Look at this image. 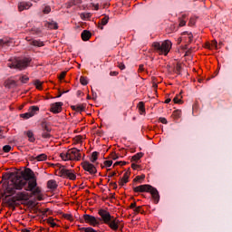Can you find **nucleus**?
Listing matches in <instances>:
<instances>
[{
  "instance_id": "1",
  "label": "nucleus",
  "mask_w": 232,
  "mask_h": 232,
  "mask_svg": "<svg viewBox=\"0 0 232 232\" xmlns=\"http://www.w3.org/2000/svg\"><path fill=\"white\" fill-rule=\"evenodd\" d=\"M98 215L100 217V220H102L103 224H106V226H108L110 229H112V231H117L119 227H121V229L124 227V226L121 225V220H119L118 218L111 216L110 211L104 208L99 209Z\"/></svg>"
},
{
  "instance_id": "2",
  "label": "nucleus",
  "mask_w": 232,
  "mask_h": 232,
  "mask_svg": "<svg viewBox=\"0 0 232 232\" xmlns=\"http://www.w3.org/2000/svg\"><path fill=\"white\" fill-rule=\"evenodd\" d=\"M134 193H150L155 204H159V200H160V196L159 195V190L153 188L151 185H140L138 187L133 188Z\"/></svg>"
},
{
  "instance_id": "3",
  "label": "nucleus",
  "mask_w": 232,
  "mask_h": 232,
  "mask_svg": "<svg viewBox=\"0 0 232 232\" xmlns=\"http://www.w3.org/2000/svg\"><path fill=\"white\" fill-rule=\"evenodd\" d=\"M24 180H26L27 187L24 188L25 191H34L37 188V179L34 174L32 169H25L24 173Z\"/></svg>"
},
{
  "instance_id": "4",
  "label": "nucleus",
  "mask_w": 232,
  "mask_h": 232,
  "mask_svg": "<svg viewBox=\"0 0 232 232\" xmlns=\"http://www.w3.org/2000/svg\"><path fill=\"white\" fill-rule=\"evenodd\" d=\"M32 63V58L24 57L23 59H14L10 63H8L9 68H14L16 70H26L30 63Z\"/></svg>"
},
{
  "instance_id": "5",
  "label": "nucleus",
  "mask_w": 232,
  "mask_h": 232,
  "mask_svg": "<svg viewBox=\"0 0 232 232\" xmlns=\"http://www.w3.org/2000/svg\"><path fill=\"white\" fill-rule=\"evenodd\" d=\"M152 48L160 54V55H168L169 51L171 50V42L169 40L164 41L161 44L159 42H154L152 44Z\"/></svg>"
},
{
  "instance_id": "6",
  "label": "nucleus",
  "mask_w": 232,
  "mask_h": 232,
  "mask_svg": "<svg viewBox=\"0 0 232 232\" xmlns=\"http://www.w3.org/2000/svg\"><path fill=\"white\" fill-rule=\"evenodd\" d=\"M60 157L63 160H81V150L76 148L70 149L66 152H62Z\"/></svg>"
},
{
  "instance_id": "7",
  "label": "nucleus",
  "mask_w": 232,
  "mask_h": 232,
  "mask_svg": "<svg viewBox=\"0 0 232 232\" xmlns=\"http://www.w3.org/2000/svg\"><path fill=\"white\" fill-rule=\"evenodd\" d=\"M81 166L84 171L89 173V175H95L97 173V167L88 160L82 161Z\"/></svg>"
},
{
  "instance_id": "8",
  "label": "nucleus",
  "mask_w": 232,
  "mask_h": 232,
  "mask_svg": "<svg viewBox=\"0 0 232 232\" xmlns=\"http://www.w3.org/2000/svg\"><path fill=\"white\" fill-rule=\"evenodd\" d=\"M83 220L85 224H89V226H92V227H95L101 225V218L97 219L95 216H92L90 214L83 215Z\"/></svg>"
},
{
  "instance_id": "9",
  "label": "nucleus",
  "mask_w": 232,
  "mask_h": 232,
  "mask_svg": "<svg viewBox=\"0 0 232 232\" xmlns=\"http://www.w3.org/2000/svg\"><path fill=\"white\" fill-rule=\"evenodd\" d=\"M60 177H63V179H69V180H75L77 179V176L75 175V170L64 168L60 169Z\"/></svg>"
},
{
  "instance_id": "10",
  "label": "nucleus",
  "mask_w": 232,
  "mask_h": 232,
  "mask_svg": "<svg viewBox=\"0 0 232 232\" xmlns=\"http://www.w3.org/2000/svg\"><path fill=\"white\" fill-rule=\"evenodd\" d=\"M26 184H28V182L26 181V179H24V178H18L14 180V188L17 190H21L23 189V188H26Z\"/></svg>"
},
{
  "instance_id": "11",
  "label": "nucleus",
  "mask_w": 232,
  "mask_h": 232,
  "mask_svg": "<svg viewBox=\"0 0 232 232\" xmlns=\"http://www.w3.org/2000/svg\"><path fill=\"white\" fill-rule=\"evenodd\" d=\"M63 102H54L51 104V108H50V111L52 113H61V111H63Z\"/></svg>"
},
{
  "instance_id": "12",
  "label": "nucleus",
  "mask_w": 232,
  "mask_h": 232,
  "mask_svg": "<svg viewBox=\"0 0 232 232\" xmlns=\"http://www.w3.org/2000/svg\"><path fill=\"white\" fill-rule=\"evenodd\" d=\"M16 202H21L23 200H29L30 196L28 195V192H18L15 196H14Z\"/></svg>"
},
{
  "instance_id": "13",
  "label": "nucleus",
  "mask_w": 232,
  "mask_h": 232,
  "mask_svg": "<svg viewBox=\"0 0 232 232\" xmlns=\"http://www.w3.org/2000/svg\"><path fill=\"white\" fill-rule=\"evenodd\" d=\"M32 6V2H20L18 3V12H24V10H30Z\"/></svg>"
},
{
  "instance_id": "14",
  "label": "nucleus",
  "mask_w": 232,
  "mask_h": 232,
  "mask_svg": "<svg viewBox=\"0 0 232 232\" xmlns=\"http://www.w3.org/2000/svg\"><path fill=\"white\" fill-rule=\"evenodd\" d=\"M130 175H131V172H130V170H127L123 174V177L119 181V186L122 187V186H124V184H128Z\"/></svg>"
},
{
  "instance_id": "15",
  "label": "nucleus",
  "mask_w": 232,
  "mask_h": 232,
  "mask_svg": "<svg viewBox=\"0 0 232 232\" xmlns=\"http://www.w3.org/2000/svg\"><path fill=\"white\" fill-rule=\"evenodd\" d=\"M182 35H184V37L179 38L180 41H182L183 39H186L188 44H191V43H193V34L184 32Z\"/></svg>"
},
{
  "instance_id": "16",
  "label": "nucleus",
  "mask_w": 232,
  "mask_h": 232,
  "mask_svg": "<svg viewBox=\"0 0 232 232\" xmlns=\"http://www.w3.org/2000/svg\"><path fill=\"white\" fill-rule=\"evenodd\" d=\"M82 41H90L92 39V33L88 30H83L81 34Z\"/></svg>"
},
{
  "instance_id": "17",
  "label": "nucleus",
  "mask_w": 232,
  "mask_h": 232,
  "mask_svg": "<svg viewBox=\"0 0 232 232\" xmlns=\"http://www.w3.org/2000/svg\"><path fill=\"white\" fill-rule=\"evenodd\" d=\"M45 26L49 30H59V25L57 24V22H47L45 24Z\"/></svg>"
},
{
  "instance_id": "18",
  "label": "nucleus",
  "mask_w": 232,
  "mask_h": 232,
  "mask_svg": "<svg viewBox=\"0 0 232 232\" xmlns=\"http://www.w3.org/2000/svg\"><path fill=\"white\" fill-rule=\"evenodd\" d=\"M71 108L73 111H77L78 113H82V111H84V110L86 109V107L83 104L72 105L71 106Z\"/></svg>"
},
{
  "instance_id": "19",
  "label": "nucleus",
  "mask_w": 232,
  "mask_h": 232,
  "mask_svg": "<svg viewBox=\"0 0 232 232\" xmlns=\"http://www.w3.org/2000/svg\"><path fill=\"white\" fill-rule=\"evenodd\" d=\"M140 115H146V107L144 102H140L137 106Z\"/></svg>"
},
{
  "instance_id": "20",
  "label": "nucleus",
  "mask_w": 232,
  "mask_h": 232,
  "mask_svg": "<svg viewBox=\"0 0 232 232\" xmlns=\"http://www.w3.org/2000/svg\"><path fill=\"white\" fill-rule=\"evenodd\" d=\"M15 202H17V199H15V197L10 198L7 199L6 204L8 208H11L12 209H15Z\"/></svg>"
},
{
  "instance_id": "21",
  "label": "nucleus",
  "mask_w": 232,
  "mask_h": 232,
  "mask_svg": "<svg viewBox=\"0 0 232 232\" xmlns=\"http://www.w3.org/2000/svg\"><path fill=\"white\" fill-rule=\"evenodd\" d=\"M37 111H39V106H31L28 109V112L30 114L31 117H34V115H36Z\"/></svg>"
},
{
  "instance_id": "22",
  "label": "nucleus",
  "mask_w": 232,
  "mask_h": 232,
  "mask_svg": "<svg viewBox=\"0 0 232 232\" xmlns=\"http://www.w3.org/2000/svg\"><path fill=\"white\" fill-rule=\"evenodd\" d=\"M47 188L48 189H57V181H55V179H50L47 182Z\"/></svg>"
},
{
  "instance_id": "23",
  "label": "nucleus",
  "mask_w": 232,
  "mask_h": 232,
  "mask_svg": "<svg viewBox=\"0 0 232 232\" xmlns=\"http://www.w3.org/2000/svg\"><path fill=\"white\" fill-rule=\"evenodd\" d=\"M108 21H110V16H104L102 20L101 23L99 24V28L101 30L103 29V26H106V24H108Z\"/></svg>"
},
{
  "instance_id": "24",
  "label": "nucleus",
  "mask_w": 232,
  "mask_h": 232,
  "mask_svg": "<svg viewBox=\"0 0 232 232\" xmlns=\"http://www.w3.org/2000/svg\"><path fill=\"white\" fill-rule=\"evenodd\" d=\"M24 134L28 137L29 142H35V137L34 136V131L27 130Z\"/></svg>"
},
{
  "instance_id": "25",
  "label": "nucleus",
  "mask_w": 232,
  "mask_h": 232,
  "mask_svg": "<svg viewBox=\"0 0 232 232\" xmlns=\"http://www.w3.org/2000/svg\"><path fill=\"white\" fill-rule=\"evenodd\" d=\"M17 82L14 80L8 79L5 82V88H12V86H15Z\"/></svg>"
},
{
  "instance_id": "26",
  "label": "nucleus",
  "mask_w": 232,
  "mask_h": 232,
  "mask_svg": "<svg viewBox=\"0 0 232 232\" xmlns=\"http://www.w3.org/2000/svg\"><path fill=\"white\" fill-rule=\"evenodd\" d=\"M188 20V16L186 14H183L181 17L179 18V26H186V21Z\"/></svg>"
},
{
  "instance_id": "27",
  "label": "nucleus",
  "mask_w": 232,
  "mask_h": 232,
  "mask_svg": "<svg viewBox=\"0 0 232 232\" xmlns=\"http://www.w3.org/2000/svg\"><path fill=\"white\" fill-rule=\"evenodd\" d=\"M48 159V156L46 154H40L34 158V160H37L38 162H43Z\"/></svg>"
},
{
  "instance_id": "28",
  "label": "nucleus",
  "mask_w": 232,
  "mask_h": 232,
  "mask_svg": "<svg viewBox=\"0 0 232 232\" xmlns=\"http://www.w3.org/2000/svg\"><path fill=\"white\" fill-rule=\"evenodd\" d=\"M142 157H144V153L139 152V153L135 154L134 156H132L131 160L133 162H139V160H140V159H142Z\"/></svg>"
},
{
  "instance_id": "29",
  "label": "nucleus",
  "mask_w": 232,
  "mask_h": 232,
  "mask_svg": "<svg viewBox=\"0 0 232 232\" xmlns=\"http://www.w3.org/2000/svg\"><path fill=\"white\" fill-rule=\"evenodd\" d=\"M31 44L33 46H38V48H41L42 46H44V43L42 42L41 40H33L31 42Z\"/></svg>"
},
{
  "instance_id": "30",
  "label": "nucleus",
  "mask_w": 232,
  "mask_h": 232,
  "mask_svg": "<svg viewBox=\"0 0 232 232\" xmlns=\"http://www.w3.org/2000/svg\"><path fill=\"white\" fill-rule=\"evenodd\" d=\"M5 193H7L9 196L10 195H15V187L13 185V187H7L5 188Z\"/></svg>"
},
{
  "instance_id": "31",
  "label": "nucleus",
  "mask_w": 232,
  "mask_h": 232,
  "mask_svg": "<svg viewBox=\"0 0 232 232\" xmlns=\"http://www.w3.org/2000/svg\"><path fill=\"white\" fill-rule=\"evenodd\" d=\"M97 159H99V152L94 151L92 153V156L90 158V161L94 164V162L97 160Z\"/></svg>"
},
{
  "instance_id": "32",
  "label": "nucleus",
  "mask_w": 232,
  "mask_h": 232,
  "mask_svg": "<svg viewBox=\"0 0 232 232\" xmlns=\"http://www.w3.org/2000/svg\"><path fill=\"white\" fill-rule=\"evenodd\" d=\"M182 115V111L176 110L172 112V117L174 119H180V116Z\"/></svg>"
},
{
  "instance_id": "33",
  "label": "nucleus",
  "mask_w": 232,
  "mask_h": 232,
  "mask_svg": "<svg viewBox=\"0 0 232 232\" xmlns=\"http://www.w3.org/2000/svg\"><path fill=\"white\" fill-rule=\"evenodd\" d=\"M34 84L36 90H42V88H43V82H40L39 80H34Z\"/></svg>"
},
{
  "instance_id": "34",
  "label": "nucleus",
  "mask_w": 232,
  "mask_h": 232,
  "mask_svg": "<svg viewBox=\"0 0 232 232\" xmlns=\"http://www.w3.org/2000/svg\"><path fill=\"white\" fill-rule=\"evenodd\" d=\"M4 46H10V41L0 39V48H3Z\"/></svg>"
},
{
  "instance_id": "35",
  "label": "nucleus",
  "mask_w": 232,
  "mask_h": 232,
  "mask_svg": "<svg viewBox=\"0 0 232 232\" xmlns=\"http://www.w3.org/2000/svg\"><path fill=\"white\" fill-rule=\"evenodd\" d=\"M27 191H32V195L34 196L41 194V188L39 187H35L33 190Z\"/></svg>"
},
{
  "instance_id": "36",
  "label": "nucleus",
  "mask_w": 232,
  "mask_h": 232,
  "mask_svg": "<svg viewBox=\"0 0 232 232\" xmlns=\"http://www.w3.org/2000/svg\"><path fill=\"white\" fill-rule=\"evenodd\" d=\"M47 224H49L52 227H55L57 226V223L52 218L47 219Z\"/></svg>"
},
{
  "instance_id": "37",
  "label": "nucleus",
  "mask_w": 232,
  "mask_h": 232,
  "mask_svg": "<svg viewBox=\"0 0 232 232\" xmlns=\"http://www.w3.org/2000/svg\"><path fill=\"white\" fill-rule=\"evenodd\" d=\"M63 218H65V220H69V222H73V216H72V214H63Z\"/></svg>"
},
{
  "instance_id": "38",
  "label": "nucleus",
  "mask_w": 232,
  "mask_h": 232,
  "mask_svg": "<svg viewBox=\"0 0 232 232\" xmlns=\"http://www.w3.org/2000/svg\"><path fill=\"white\" fill-rule=\"evenodd\" d=\"M80 82L82 86H86L88 84V79L84 76H81Z\"/></svg>"
},
{
  "instance_id": "39",
  "label": "nucleus",
  "mask_w": 232,
  "mask_h": 232,
  "mask_svg": "<svg viewBox=\"0 0 232 232\" xmlns=\"http://www.w3.org/2000/svg\"><path fill=\"white\" fill-rule=\"evenodd\" d=\"M20 117L21 119H24V120L32 119V116L30 115L29 111L20 114Z\"/></svg>"
},
{
  "instance_id": "40",
  "label": "nucleus",
  "mask_w": 232,
  "mask_h": 232,
  "mask_svg": "<svg viewBox=\"0 0 232 232\" xmlns=\"http://www.w3.org/2000/svg\"><path fill=\"white\" fill-rule=\"evenodd\" d=\"M20 81H21V82H23V84H26V82H28L30 81V78L26 75H24V76L20 77Z\"/></svg>"
},
{
  "instance_id": "41",
  "label": "nucleus",
  "mask_w": 232,
  "mask_h": 232,
  "mask_svg": "<svg viewBox=\"0 0 232 232\" xmlns=\"http://www.w3.org/2000/svg\"><path fill=\"white\" fill-rule=\"evenodd\" d=\"M135 215H139V213H144V210H142V206L136 207L134 208Z\"/></svg>"
},
{
  "instance_id": "42",
  "label": "nucleus",
  "mask_w": 232,
  "mask_h": 232,
  "mask_svg": "<svg viewBox=\"0 0 232 232\" xmlns=\"http://www.w3.org/2000/svg\"><path fill=\"white\" fill-rule=\"evenodd\" d=\"M3 151H4V153H10V151H12V146H10V145L4 146Z\"/></svg>"
},
{
  "instance_id": "43",
  "label": "nucleus",
  "mask_w": 232,
  "mask_h": 232,
  "mask_svg": "<svg viewBox=\"0 0 232 232\" xmlns=\"http://www.w3.org/2000/svg\"><path fill=\"white\" fill-rule=\"evenodd\" d=\"M42 137L43 139H50L52 137V134H50L49 131L44 130V132L42 133Z\"/></svg>"
},
{
  "instance_id": "44",
  "label": "nucleus",
  "mask_w": 232,
  "mask_h": 232,
  "mask_svg": "<svg viewBox=\"0 0 232 232\" xmlns=\"http://www.w3.org/2000/svg\"><path fill=\"white\" fill-rule=\"evenodd\" d=\"M173 102L175 104H180V102H182V100L180 99V95H177L176 97H174Z\"/></svg>"
},
{
  "instance_id": "45",
  "label": "nucleus",
  "mask_w": 232,
  "mask_h": 232,
  "mask_svg": "<svg viewBox=\"0 0 232 232\" xmlns=\"http://www.w3.org/2000/svg\"><path fill=\"white\" fill-rule=\"evenodd\" d=\"M43 130H44V131H52V128H50V126H48V124H46V123H43Z\"/></svg>"
},
{
  "instance_id": "46",
  "label": "nucleus",
  "mask_w": 232,
  "mask_h": 232,
  "mask_svg": "<svg viewBox=\"0 0 232 232\" xmlns=\"http://www.w3.org/2000/svg\"><path fill=\"white\" fill-rule=\"evenodd\" d=\"M50 12H52V7H50V5H46L43 10L44 14H50Z\"/></svg>"
},
{
  "instance_id": "47",
  "label": "nucleus",
  "mask_w": 232,
  "mask_h": 232,
  "mask_svg": "<svg viewBox=\"0 0 232 232\" xmlns=\"http://www.w3.org/2000/svg\"><path fill=\"white\" fill-rule=\"evenodd\" d=\"M144 179H146V176H145V175L137 176V177L134 179V182H139V180H144Z\"/></svg>"
},
{
  "instance_id": "48",
  "label": "nucleus",
  "mask_w": 232,
  "mask_h": 232,
  "mask_svg": "<svg viewBox=\"0 0 232 232\" xmlns=\"http://www.w3.org/2000/svg\"><path fill=\"white\" fill-rule=\"evenodd\" d=\"M117 66L120 68V70H126V65H124V63L118 62Z\"/></svg>"
},
{
  "instance_id": "49",
  "label": "nucleus",
  "mask_w": 232,
  "mask_h": 232,
  "mask_svg": "<svg viewBox=\"0 0 232 232\" xmlns=\"http://www.w3.org/2000/svg\"><path fill=\"white\" fill-rule=\"evenodd\" d=\"M103 164H104V166H105L106 168H110V167L111 166V164H113V161H112V160H105V161L103 162Z\"/></svg>"
},
{
  "instance_id": "50",
  "label": "nucleus",
  "mask_w": 232,
  "mask_h": 232,
  "mask_svg": "<svg viewBox=\"0 0 232 232\" xmlns=\"http://www.w3.org/2000/svg\"><path fill=\"white\" fill-rule=\"evenodd\" d=\"M74 140H75V142H77V144L82 142V136H76L74 138Z\"/></svg>"
},
{
  "instance_id": "51",
  "label": "nucleus",
  "mask_w": 232,
  "mask_h": 232,
  "mask_svg": "<svg viewBox=\"0 0 232 232\" xmlns=\"http://www.w3.org/2000/svg\"><path fill=\"white\" fill-rule=\"evenodd\" d=\"M113 166H126V161H116Z\"/></svg>"
},
{
  "instance_id": "52",
  "label": "nucleus",
  "mask_w": 232,
  "mask_h": 232,
  "mask_svg": "<svg viewBox=\"0 0 232 232\" xmlns=\"http://www.w3.org/2000/svg\"><path fill=\"white\" fill-rule=\"evenodd\" d=\"M111 158L112 159V160H117V159H119V156L117 155V153L112 152L111 154Z\"/></svg>"
},
{
  "instance_id": "53",
  "label": "nucleus",
  "mask_w": 232,
  "mask_h": 232,
  "mask_svg": "<svg viewBox=\"0 0 232 232\" xmlns=\"http://www.w3.org/2000/svg\"><path fill=\"white\" fill-rule=\"evenodd\" d=\"M64 77H66V72H62L60 73L59 80L63 81V79H64Z\"/></svg>"
},
{
  "instance_id": "54",
  "label": "nucleus",
  "mask_w": 232,
  "mask_h": 232,
  "mask_svg": "<svg viewBox=\"0 0 232 232\" xmlns=\"http://www.w3.org/2000/svg\"><path fill=\"white\" fill-rule=\"evenodd\" d=\"M110 75H111V77H117V75H119V72H117V71H111V72H110Z\"/></svg>"
},
{
  "instance_id": "55",
  "label": "nucleus",
  "mask_w": 232,
  "mask_h": 232,
  "mask_svg": "<svg viewBox=\"0 0 232 232\" xmlns=\"http://www.w3.org/2000/svg\"><path fill=\"white\" fill-rule=\"evenodd\" d=\"M160 122H161V124H168V120H166V118H160Z\"/></svg>"
},
{
  "instance_id": "56",
  "label": "nucleus",
  "mask_w": 232,
  "mask_h": 232,
  "mask_svg": "<svg viewBox=\"0 0 232 232\" xmlns=\"http://www.w3.org/2000/svg\"><path fill=\"white\" fill-rule=\"evenodd\" d=\"M138 72H139V73H142V72H144V65L143 64H140L139 66Z\"/></svg>"
},
{
  "instance_id": "57",
  "label": "nucleus",
  "mask_w": 232,
  "mask_h": 232,
  "mask_svg": "<svg viewBox=\"0 0 232 232\" xmlns=\"http://www.w3.org/2000/svg\"><path fill=\"white\" fill-rule=\"evenodd\" d=\"M188 25H189V26L195 25V19L190 18V20H189V22H188Z\"/></svg>"
},
{
  "instance_id": "58",
  "label": "nucleus",
  "mask_w": 232,
  "mask_h": 232,
  "mask_svg": "<svg viewBox=\"0 0 232 232\" xmlns=\"http://www.w3.org/2000/svg\"><path fill=\"white\" fill-rule=\"evenodd\" d=\"M130 208V209H134V208H137V203L136 202L131 203Z\"/></svg>"
},
{
  "instance_id": "59",
  "label": "nucleus",
  "mask_w": 232,
  "mask_h": 232,
  "mask_svg": "<svg viewBox=\"0 0 232 232\" xmlns=\"http://www.w3.org/2000/svg\"><path fill=\"white\" fill-rule=\"evenodd\" d=\"M37 200H39V201H41V200H43V194H37Z\"/></svg>"
},
{
  "instance_id": "60",
  "label": "nucleus",
  "mask_w": 232,
  "mask_h": 232,
  "mask_svg": "<svg viewBox=\"0 0 232 232\" xmlns=\"http://www.w3.org/2000/svg\"><path fill=\"white\" fill-rule=\"evenodd\" d=\"M131 168H132V169H139V165H137L135 163H132L131 164Z\"/></svg>"
},
{
  "instance_id": "61",
  "label": "nucleus",
  "mask_w": 232,
  "mask_h": 232,
  "mask_svg": "<svg viewBox=\"0 0 232 232\" xmlns=\"http://www.w3.org/2000/svg\"><path fill=\"white\" fill-rule=\"evenodd\" d=\"M111 186L114 189H117V183L116 182H111Z\"/></svg>"
},
{
  "instance_id": "62",
  "label": "nucleus",
  "mask_w": 232,
  "mask_h": 232,
  "mask_svg": "<svg viewBox=\"0 0 232 232\" xmlns=\"http://www.w3.org/2000/svg\"><path fill=\"white\" fill-rule=\"evenodd\" d=\"M0 139H5V136L3 135V130H0Z\"/></svg>"
},
{
  "instance_id": "63",
  "label": "nucleus",
  "mask_w": 232,
  "mask_h": 232,
  "mask_svg": "<svg viewBox=\"0 0 232 232\" xmlns=\"http://www.w3.org/2000/svg\"><path fill=\"white\" fill-rule=\"evenodd\" d=\"M117 175V172H112L109 174V177H115Z\"/></svg>"
},
{
  "instance_id": "64",
  "label": "nucleus",
  "mask_w": 232,
  "mask_h": 232,
  "mask_svg": "<svg viewBox=\"0 0 232 232\" xmlns=\"http://www.w3.org/2000/svg\"><path fill=\"white\" fill-rule=\"evenodd\" d=\"M21 232H30V230L26 229V228H24L21 230Z\"/></svg>"
}]
</instances>
